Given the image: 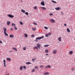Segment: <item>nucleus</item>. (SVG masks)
<instances>
[{"instance_id": "20", "label": "nucleus", "mask_w": 75, "mask_h": 75, "mask_svg": "<svg viewBox=\"0 0 75 75\" xmlns=\"http://www.w3.org/2000/svg\"><path fill=\"white\" fill-rule=\"evenodd\" d=\"M61 37H60L58 38V40H59V41H61Z\"/></svg>"}, {"instance_id": "14", "label": "nucleus", "mask_w": 75, "mask_h": 75, "mask_svg": "<svg viewBox=\"0 0 75 75\" xmlns=\"http://www.w3.org/2000/svg\"><path fill=\"white\" fill-rule=\"evenodd\" d=\"M40 8H42V10H46V8L44 7H40Z\"/></svg>"}, {"instance_id": "13", "label": "nucleus", "mask_w": 75, "mask_h": 75, "mask_svg": "<svg viewBox=\"0 0 75 75\" xmlns=\"http://www.w3.org/2000/svg\"><path fill=\"white\" fill-rule=\"evenodd\" d=\"M10 37L11 38H14V35H10Z\"/></svg>"}, {"instance_id": "6", "label": "nucleus", "mask_w": 75, "mask_h": 75, "mask_svg": "<svg viewBox=\"0 0 75 75\" xmlns=\"http://www.w3.org/2000/svg\"><path fill=\"white\" fill-rule=\"evenodd\" d=\"M3 30L4 31V33H6V31H7V28L6 27L4 28H3Z\"/></svg>"}, {"instance_id": "46", "label": "nucleus", "mask_w": 75, "mask_h": 75, "mask_svg": "<svg viewBox=\"0 0 75 75\" xmlns=\"http://www.w3.org/2000/svg\"><path fill=\"white\" fill-rule=\"evenodd\" d=\"M44 67V66L41 65L40 66V68H42V67Z\"/></svg>"}, {"instance_id": "34", "label": "nucleus", "mask_w": 75, "mask_h": 75, "mask_svg": "<svg viewBox=\"0 0 75 75\" xmlns=\"http://www.w3.org/2000/svg\"><path fill=\"white\" fill-rule=\"evenodd\" d=\"M45 52H47H47H48V50L47 49L45 50Z\"/></svg>"}, {"instance_id": "36", "label": "nucleus", "mask_w": 75, "mask_h": 75, "mask_svg": "<svg viewBox=\"0 0 75 75\" xmlns=\"http://www.w3.org/2000/svg\"><path fill=\"white\" fill-rule=\"evenodd\" d=\"M23 68L24 69H26V67H25V66H23Z\"/></svg>"}, {"instance_id": "49", "label": "nucleus", "mask_w": 75, "mask_h": 75, "mask_svg": "<svg viewBox=\"0 0 75 75\" xmlns=\"http://www.w3.org/2000/svg\"><path fill=\"white\" fill-rule=\"evenodd\" d=\"M64 26H67V24H64Z\"/></svg>"}, {"instance_id": "22", "label": "nucleus", "mask_w": 75, "mask_h": 75, "mask_svg": "<svg viewBox=\"0 0 75 75\" xmlns=\"http://www.w3.org/2000/svg\"><path fill=\"white\" fill-rule=\"evenodd\" d=\"M67 31L68 33H70V30H69V28H67Z\"/></svg>"}, {"instance_id": "4", "label": "nucleus", "mask_w": 75, "mask_h": 75, "mask_svg": "<svg viewBox=\"0 0 75 75\" xmlns=\"http://www.w3.org/2000/svg\"><path fill=\"white\" fill-rule=\"evenodd\" d=\"M51 35V33H49L48 34H46L45 36L46 37H48L49 35Z\"/></svg>"}, {"instance_id": "24", "label": "nucleus", "mask_w": 75, "mask_h": 75, "mask_svg": "<svg viewBox=\"0 0 75 75\" xmlns=\"http://www.w3.org/2000/svg\"><path fill=\"white\" fill-rule=\"evenodd\" d=\"M14 28L15 29V30H18V28H17L16 27V26H15L14 27Z\"/></svg>"}, {"instance_id": "51", "label": "nucleus", "mask_w": 75, "mask_h": 75, "mask_svg": "<svg viewBox=\"0 0 75 75\" xmlns=\"http://www.w3.org/2000/svg\"><path fill=\"white\" fill-rule=\"evenodd\" d=\"M46 55H48V54H46Z\"/></svg>"}, {"instance_id": "45", "label": "nucleus", "mask_w": 75, "mask_h": 75, "mask_svg": "<svg viewBox=\"0 0 75 75\" xmlns=\"http://www.w3.org/2000/svg\"><path fill=\"white\" fill-rule=\"evenodd\" d=\"M33 24H35V25H37V23H35V22H33Z\"/></svg>"}, {"instance_id": "28", "label": "nucleus", "mask_w": 75, "mask_h": 75, "mask_svg": "<svg viewBox=\"0 0 75 75\" xmlns=\"http://www.w3.org/2000/svg\"><path fill=\"white\" fill-rule=\"evenodd\" d=\"M52 1L54 3H57V2L56 1H53V0H52Z\"/></svg>"}, {"instance_id": "16", "label": "nucleus", "mask_w": 75, "mask_h": 75, "mask_svg": "<svg viewBox=\"0 0 75 75\" xmlns=\"http://www.w3.org/2000/svg\"><path fill=\"white\" fill-rule=\"evenodd\" d=\"M51 67L50 65H48L46 67H45V69H46L47 68H51Z\"/></svg>"}, {"instance_id": "41", "label": "nucleus", "mask_w": 75, "mask_h": 75, "mask_svg": "<svg viewBox=\"0 0 75 75\" xmlns=\"http://www.w3.org/2000/svg\"><path fill=\"white\" fill-rule=\"evenodd\" d=\"M31 36L33 38V37H34V35H31Z\"/></svg>"}, {"instance_id": "39", "label": "nucleus", "mask_w": 75, "mask_h": 75, "mask_svg": "<svg viewBox=\"0 0 75 75\" xmlns=\"http://www.w3.org/2000/svg\"><path fill=\"white\" fill-rule=\"evenodd\" d=\"M12 26H13V25H14V26H16V24L12 23Z\"/></svg>"}, {"instance_id": "50", "label": "nucleus", "mask_w": 75, "mask_h": 75, "mask_svg": "<svg viewBox=\"0 0 75 75\" xmlns=\"http://www.w3.org/2000/svg\"><path fill=\"white\" fill-rule=\"evenodd\" d=\"M9 52H12V50H10L9 51Z\"/></svg>"}, {"instance_id": "35", "label": "nucleus", "mask_w": 75, "mask_h": 75, "mask_svg": "<svg viewBox=\"0 0 75 75\" xmlns=\"http://www.w3.org/2000/svg\"><path fill=\"white\" fill-rule=\"evenodd\" d=\"M25 14L27 15V16H28V13L27 12H25Z\"/></svg>"}, {"instance_id": "12", "label": "nucleus", "mask_w": 75, "mask_h": 75, "mask_svg": "<svg viewBox=\"0 0 75 75\" xmlns=\"http://www.w3.org/2000/svg\"><path fill=\"white\" fill-rule=\"evenodd\" d=\"M4 33L5 36H6V37H7L8 35L7 33L6 32H5Z\"/></svg>"}, {"instance_id": "37", "label": "nucleus", "mask_w": 75, "mask_h": 75, "mask_svg": "<svg viewBox=\"0 0 75 75\" xmlns=\"http://www.w3.org/2000/svg\"><path fill=\"white\" fill-rule=\"evenodd\" d=\"M44 28H45L46 30H48V28H47L45 26Z\"/></svg>"}, {"instance_id": "43", "label": "nucleus", "mask_w": 75, "mask_h": 75, "mask_svg": "<svg viewBox=\"0 0 75 75\" xmlns=\"http://www.w3.org/2000/svg\"><path fill=\"white\" fill-rule=\"evenodd\" d=\"M32 30L33 31H35V29L34 28H32Z\"/></svg>"}, {"instance_id": "21", "label": "nucleus", "mask_w": 75, "mask_h": 75, "mask_svg": "<svg viewBox=\"0 0 75 75\" xmlns=\"http://www.w3.org/2000/svg\"><path fill=\"white\" fill-rule=\"evenodd\" d=\"M35 59H32V61H33V62H35V60H36V59H37V58H35Z\"/></svg>"}, {"instance_id": "17", "label": "nucleus", "mask_w": 75, "mask_h": 75, "mask_svg": "<svg viewBox=\"0 0 75 75\" xmlns=\"http://www.w3.org/2000/svg\"><path fill=\"white\" fill-rule=\"evenodd\" d=\"M12 48L13 50H15L16 51H17V49L16 48L12 47Z\"/></svg>"}, {"instance_id": "42", "label": "nucleus", "mask_w": 75, "mask_h": 75, "mask_svg": "<svg viewBox=\"0 0 75 75\" xmlns=\"http://www.w3.org/2000/svg\"><path fill=\"white\" fill-rule=\"evenodd\" d=\"M71 70H72V71H74V70H75V68H72Z\"/></svg>"}, {"instance_id": "5", "label": "nucleus", "mask_w": 75, "mask_h": 75, "mask_svg": "<svg viewBox=\"0 0 75 75\" xmlns=\"http://www.w3.org/2000/svg\"><path fill=\"white\" fill-rule=\"evenodd\" d=\"M8 17H10L11 18H13V17H14V16L11 14H8Z\"/></svg>"}, {"instance_id": "25", "label": "nucleus", "mask_w": 75, "mask_h": 75, "mask_svg": "<svg viewBox=\"0 0 75 75\" xmlns=\"http://www.w3.org/2000/svg\"><path fill=\"white\" fill-rule=\"evenodd\" d=\"M26 64H31V63L29 62H26Z\"/></svg>"}, {"instance_id": "54", "label": "nucleus", "mask_w": 75, "mask_h": 75, "mask_svg": "<svg viewBox=\"0 0 75 75\" xmlns=\"http://www.w3.org/2000/svg\"><path fill=\"white\" fill-rule=\"evenodd\" d=\"M35 41H36V42L37 41H36V40H35Z\"/></svg>"}, {"instance_id": "53", "label": "nucleus", "mask_w": 75, "mask_h": 75, "mask_svg": "<svg viewBox=\"0 0 75 75\" xmlns=\"http://www.w3.org/2000/svg\"><path fill=\"white\" fill-rule=\"evenodd\" d=\"M61 13H62H62H63V12H61Z\"/></svg>"}, {"instance_id": "44", "label": "nucleus", "mask_w": 75, "mask_h": 75, "mask_svg": "<svg viewBox=\"0 0 75 75\" xmlns=\"http://www.w3.org/2000/svg\"><path fill=\"white\" fill-rule=\"evenodd\" d=\"M53 14L52 13H50V16H53Z\"/></svg>"}, {"instance_id": "30", "label": "nucleus", "mask_w": 75, "mask_h": 75, "mask_svg": "<svg viewBox=\"0 0 75 75\" xmlns=\"http://www.w3.org/2000/svg\"><path fill=\"white\" fill-rule=\"evenodd\" d=\"M24 35L25 37H28V35L26 34H24Z\"/></svg>"}, {"instance_id": "18", "label": "nucleus", "mask_w": 75, "mask_h": 75, "mask_svg": "<svg viewBox=\"0 0 75 75\" xmlns=\"http://www.w3.org/2000/svg\"><path fill=\"white\" fill-rule=\"evenodd\" d=\"M44 75H50V73H49L48 72L45 73L44 74Z\"/></svg>"}, {"instance_id": "10", "label": "nucleus", "mask_w": 75, "mask_h": 75, "mask_svg": "<svg viewBox=\"0 0 75 75\" xmlns=\"http://www.w3.org/2000/svg\"><path fill=\"white\" fill-rule=\"evenodd\" d=\"M41 4L42 6H45V3H44V2H41Z\"/></svg>"}, {"instance_id": "7", "label": "nucleus", "mask_w": 75, "mask_h": 75, "mask_svg": "<svg viewBox=\"0 0 75 75\" xmlns=\"http://www.w3.org/2000/svg\"><path fill=\"white\" fill-rule=\"evenodd\" d=\"M4 65V67H6V60L4 59L3 60Z\"/></svg>"}, {"instance_id": "48", "label": "nucleus", "mask_w": 75, "mask_h": 75, "mask_svg": "<svg viewBox=\"0 0 75 75\" xmlns=\"http://www.w3.org/2000/svg\"><path fill=\"white\" fill-rule=\"evenodd\" d=\"M35 68H37V69H38V67L37 66L35 67Z\"/></svg>"}, {"instance_id": "26", "label": "nucleus", "mask_w": 75, "mask_h": 75, "mask_svg": "<svg viewBox=\"0 0 75 75\" xmlns=\"http://www.w3.org/2000/svg\"><path fill=\"white\" fill-rule=\"evenodd\" d=\"M48 46H49V45H45L44 46V47H48Z\"/></svg>"}, {"instance_id": "15", "label": "nucleus", "mask_w": 75, "mask_h": 75, "mask_svg": "<svg viewBox=\"0 0 75 75\" xmlns=\"http://www.w3.org/2000/svg\"><path fill=\"white\" fill-rule=\"evenodd\" d=\"M7 25H10V21H7Z\"/></svg>"}, {"instance_id": "32", "label": "nucleus", "mask_w": 75, "mask_h": 75, "mask_svg": "<svg viewBox=\"0 0 75 75\" xmlns=\"http://www.w3.org/2000/svg\"><path fill=\"white\" fill-rule=\"evenodd\" d=\"M34 9H35L36 10H37V7H36V6H34L33 8Z\"/></svg>"}, {"instance_id": "29", "label": "nucleus", "mask_w": 75, "mask_h": 75, "mask_svg": "<svg viewBox=\"0 0 75 75\" xmlns=\"http://www.w3.org/2000/svg\"><path fill=\"white\" fill-rule=\"evenodd\" d=\"M23 67H20V70H23Z\"/></svg>"}, {"instance_id": "52", "label": "nucleus", "mask_w": 75, "mask_h": 75, "mask_svg": "<svg viewBox=\"0 0 75 75\" xmlns=\"http://www.w3.org/2000/svg\"><path fill=\"white\" fill-rule=\"evenodd\" d=\"M7 75H9V73H8V74H7Z\"/></svg>"}, {"instance_id": "23", "label": "nucleus", "mask_w": 75, "mask_h": 75, "mask_svg": "<svg viewBox=\"0 0 75 75\" xmlns=\"http://www.w3.org/2000/svg\"><path fill=\"white\" fill-rule=\"evenodd\" d=\"M69 53H70V54H73V51H70L69 52Z\"/></svg>"}, {"instance_id": "2", "label": "nucleus", "mask_w": 75, "mask_h": 75, "mask_svg": "<svg viewBox=\"0 0 75 75\" xmlns=\"http://www.w3.org/2000/svg\"><path fill=\"white\" fill-rule=\"evenodd\" d=\"M50 22H51L52 23H55V21L54 19H50Z\"/></svg>"}, {"instance_id": "9", "label": "nucleus", "mask_w": 75, "mask_h": 75, "mask_svg": "<svg viewBox=\"0 0 75 75\" xmlns=\"http://www.w3.org/2000/svg\"><path fill=\"white\" fill-rule=\"evenodd\" d=\"M54 8L56 10H61V8L59 7L55 8Z\"/></svg>"}, {"instance_id": "31", "label": "nucleus", "mask_w": 75, "mask_h": 75, "mask_svg": "<svg viewBox=\"0 0 75 75\" xmlns=\"http://www.w3.org/2000/svg\"><path fill=\"white\" fill-rule=\"evenodd\" d=\"M20 24H21V25H23V22H21V21H20Z\"/></svg>"}, {"instance_id": "1", "label": "nucleus", "mask_w": 75, "mask_h": 75, "mask_svg": "<svg viewBox=\"0 0 75 75\" xmlns=\"http://www.w3.org/2000/svg\"><path fill=\"white\" fill-rule=\"evenodd\" d=\"M44 38V36H42V37L40 38L39 37L36 38V40H40L41 39H42V38Z\"/></svg>"}, {"instance_id": "19", "label": "nucleus", "mask_w": 75, "mask_h": 75, "mask_svg": "<svg viewBox=\"0 0 75 75\" xmlns=\"http://www.w3.org/2000/svg\"><path fill=\"white\" fill-rule=\"evenodd\" d=\"M21 11L22 12V13H25V10H23V9H22L21 10Z\"/></svg>"}, {"instance_id": "11", "label": "nucleus", "mask_w": 75, "mask_h": 75, "mask_svg": "<svg viewBox=\"0 0 75 75\" xmlns=\"http://www.w3.org/2000/svg\"><path fill=\"white\" fill-rule=\"evenodd\" d=\"M6 60L7 61H11V59L10 58H8L6 59Z\"/></svg>"}, {"instance_id": "40", "label": "nucleus", "mask_w": 75, "mask_h": 75, "mask_svg": "<svg viewBox=\"0 0 75 75\" xmlns=\"http://www.w3.org/2000/svg\"><path fill=\"white\" fill-rule=\"evenodd\" d=\"M11 31H13V28H11Z\"/></svg>"}, {"instance_id": "8", "label": "nucleus", "mask_w": 75, "mask_h": 75, "mask_svg": "<svg viewBox=\"0 0 75 75\" xmlns=\"http://www.w3.org/2000/svg\"><path fill=\"white\" fill-rule=\"evenodd\" d=\"M40 45L41 44H39V43H37V47H38V48H40Z\"/></svg>"}, {"instance_id": "3", "label": "nucleus", "mask_w": 75, "mask_h": 75, "mask_svg": "<svg viewBox=\"0 0 75 75\" xmlns=\"http://www.w3.org/2000/svg\"><path fill=\"white\" fill-rule=\"evenodd\" d=\"M57 50H54L52 52L53 54H55L57 53Z\"/></svg>"}, {"instance_id": "27", "label": "nucleus", "mask_w": 75, "mask_h": 75, "mask_svg": "<svg viewBox=\"0 0 75 75\" xmlns=\"http://www.w3.org/2000/svg\"><path fill=\"white\" fill-rule=\"evenodd\" d=\"M34 49H37V50H38V48L37 47H34Z\"/></svg>"}, {"instance_id": "47", "label": "nucleus", "mask_w": 75, "mask_h": 75, "mask_svg": "<svg viewBox=\"0 0 75 75\" xmlns=\"http://www.w3.org/2000/svg\"><path fill=\"white\" fill-rule=\"evenodd\" d=\"M2 43H3V42L1 41H0V44H2Z\"/></svg>"}, {"instance_id": "38", "label": "nucleus", "mask_w": 75, "mask_h": 75, "mask_svg": "<svg viewBox=\"0 0 75 75\" xmlns=\"http://www.w3.org/2000/svg\"><path fill=\"white\" fill-rule=\"evenodd\" d=\"M35 71V69H33L32 70V72H34Z\"/></svg>"}, {"instance_id": "33", "label": "nucleus", "mask_w": 75, "mask_h": 75, "mask_svg": "<svg viewBox=\"0 0 75 75\" xmlns=\"http://www.w3.org/2000/svg\"><path fill=\"white\" fill-rule=\"evenodd\" d=\"M23 50H26V47H23Z\"/></svg>"}]
</instances>
